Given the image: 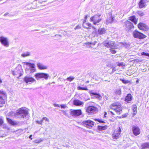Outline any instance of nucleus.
I'll use <instances>...</instances> for the list:
<instances>
[{
  "instance_id": "obj_44",
  "label": "nucleus",
  "mask_w": 149,
  "mask_h": 149,
  "mask_svg": "<svg viewBox=\"0 0 149 149\" xmlns=\"http://www.w3.org/2000/svg\"><path fill=\"white\" fill-rule=\"evenodd\" d=\"M36 122L38 124L41 125L42 124V121H38L37 120L36 121Z\"/></svg>"
},
{
  "instance_id": "obj_46",
  "label": "nucleus",
  "mask_w": 149,
  "mask_h": 149,
  "mask_svg": "<svg viewBox=\"0 0 149 149\" xmlns=\"http://www.w3.org/2000/svg\"><path fill=\"white\" fill-rule=\"evenodd\" d=\"M43 120H45L46 121L49 122V119L48 118L46 117H44L43 118Z\"/></svg>"
},
{
  "instance_id": "obj_28",
  "label": "nucleus",
  "mask_w": 149,
  "mask_h": 149,
  "mask_svg": "<svg viewBox=\"0 0 149 149\" xmlns=\"http://www.w3.org/2000/svg\"><path fill=\"white\" fill-rule=\"evenodd\" d=\"M98 32L99 34H102L105 33V30L103 28H100L99 29Z\"/></svg>"
},
{
  "instance_id": "obj_18",
  "label": "nucleus",
  "mask_w": 149,
  "mask_h": 149,
  "mask_svg": "<svg viewBox=\"0 0 149 149\" xmlns=\"http://www.w3.org/2000/svg\"><path fill=\"white\" fill-rule=\"evenodd\" d=\"M37 65L38 68L40 70H45L47 68V66L45 65L40 63H38Z\"/></svg>"
},
{
  "instance_id": "obj_33",
  "label": "nucleus",
  "mask_w": 149,
  "mask_h": 149,
  "mask_svg": "<svg viewBox=\"0 0 149 149\" xmlns=\"http://www.w3.org/2000/svg\"><path fill=\"white\" fill-rule=\"evenodd\" d=\"M30 54V53L29 52H26L22 54L21 55V56L22 57H24L29 56Z\"/></svg>"
},
{
  "instance_id": "obj_64",
  "label": "nucleus",
  "mask_w": 149,
  "mask_h": 149,
  "mask_svg": "<svg viewBox=\"0 0 149 149\" xmlns=\"http://www.w3.org/2000/svg\"><path fill=\"white\" fill-rule=\"evenodd\" d=\"M148 2H149V0H148Z\"/></svg>"
},
{
  "instance_id": "obj_49",
  "label": "nucleus",
  "mask_w": 149,
  "mask_h": 149,
  "mask_svg": "<svg viewBox=\"0 0 149 149\" xmlns=\"http://www.w3.org/2000/svg\"><path fill=\"white\" fill-rule=\"evenodd\" d=\"M111 52L112 54H115L116 52V51L114 50H111Z\"/></svg>"
},
{
  "instance_id": "obj_11",
  "label": "nucleus",
  "mask_w": 149,
  "mask_h": 149,
  "mask_svg": "<svg viewBox=\"0 0 149 149\" xmlns=\"http://www.w3.org/2000/svg\"><path fill=\"white\" fill-rule=\"evenodd\" d=\"M70 114L74 117H77L81 115L82 113L80 109L72 110L70 112Z\"/></svg>"
},
{
  "instance_id": "obj_12",
  "label": "nucleus",
  "mask_w": 149,
  "mask_h": 149,
  "mask_svg": "<svg viewBox=\"0 0 149 149\" xmlns=\"http://www.w3.org/2000/svg\"><path fill=\"white\" fill-rule=\"evenodd\" d=\"M83 123L85 126L89 128L93 127L94 125V122L90 120L84 121Z\"/></svg>"
},
{
  "instance_id": "obj_21",
  "label": "nucleus",
  "mask_w": 149,
  "mask_h": 149,
  "mask_svg": "<svg viewBox=\"0 0 149 149\" xmlns=\"http://www.w3.org/2000/svg\"><path fill=\"white\" fill-rule=\"evenodd\" d=\"M129 19L133 22L135 24L137 23V19L136 18L135 16H133L130 17Z\"/></svg>"
},
{
  "instance_id": "obj_9",
  "label": "nucleus",
  "mask_w": 149,
  "mask_h": 149,
  "mask_svg": "<svg viewBox=\"0 0 149 149\" xmlns=\"http://www.w3.org/2000/svg\"><path fill=\"white\" fill-rule=\"evenodd\" d=\"M35 77L37 79L43 78L47 80L49 77V75L48 74L44 73H38L36 74Z\"/></svg>"
},
{
  "instance_id": "obj_56",
  "label": "nucleus",
  "mask_w": 149,
  "mask_h": 149,
  "mask_svg": "<svg viewBox=\"0 0 149 149\" xmlns=\"http://www.w3.org/2000/svg\"><path fill=\"white\" fill-rule=\"evenodd\" d=\"M116 71V70L115 69V68L114 67H113V69H112V71L113 72H114Z\"/></svg>"
},
{
  "instance_id": "obj_39",
  "label": "nucleus",
  "mask_w": 149,
  "mask_h": 149,
  "mask_svg": "<svg viewBox=\"0 0 149 149\" xmlns=\"http://www.w3.org/2000/svg\"><path fill=\"white\" fill-rule=\"evenodd\" d=\"M106 126H99L98 128L100 130H104L106 129Z\"/></svg>"
},
{
  "instance_id": "obj_16",
  "label": "nucleus",
  "mask_w": 149,
  "mask_h": 149,
  "mask_svg": "<svg viewBox=\"0 0 149 149\" xmlns=\"http://www.w3.org/2000/svg\"><path fill=\"white\" fill-rule=\"evenodd\" d=\"M125 24L126 29L128 31H129V30L133 29L134 28V26L133 24L129 21H127L125 22Z\"/></svg>"
},
{
  "instance_id": "obj_20",
  "label": "nucleus",
  "mask_w": 149,
  "mask_h": 149,
  "mask_svg": "<svg viewBox=\"0 0 149 149\" xmlns=\"http://www.w3.org/2000/svg\"><path fill=\"white\" fill-rule=\"evenodd\" d=\"M132 96L130 94H128L125 98V100L127 102H129L132 100Z\"/></svg>"
},
{
  "instance_id": "obj_57",
  "label": "nucleus",
  "mask_w": 149,
  "mask_h": 149,
  "mask_svg": "<svg viewBox=\"0 0 149 149\" xmlns=\"http://www.w3.org/2000/svg\"><path fill=\"white\" fill-rule=\"evenodd\" d=\"M2 79L0 78V84L2 83Z\"/></svg>"
},
{
  "instance_id": "obj_51",
  "label": "nucleus",
  "mask_w": 149,
  "mask_h": 149,
  "mask_svg": "<svg viewBox=\"0 0 149 149\" xmlns=\"http://www.w3.org/2000/svg\"><path fill=\"white\" fill-rule=\"evenodd\" d=\"M141 1H143L146 4V3H148V0H141Z\"/></svg>"
},
{
  "instance_id": "obj_19",
  "label": "nucleus",
  "mask_w": 149,
  "mask_h": 149,
  "mask_svg": "<svg viewBox=\"0 0 149 149\" xmlns=\"http://www.w3.org/2000/svg\"><path fill=\"white\" fill-rule=\"evenodd\" d=\"M149 148V143H142L141 146V149H145Z\"/></svg>"
},
{
  "instance_id": "obj_29",
  "label": "nucleus",
  "mask_w": 149,
  "mask_h": 149,
  "mask_svg": "<svg viewBox=\"0 0 149 149\" xmlns=\"http://www.w3.org/2000/svg\"><path fill=\"white\" fill-rule=\"evenodd\" d=\"M115 92L116 95H120L121 94V90L120 88L117 89L115 90Z\"/></svg>"
},
{
  "instance_id": "obj_32",
  "label": "nucleus",
  "mask_w": 149,
  "mask_h": 149,
  "mask_svg": "<svg viewBox=\"0 0 149 149\" xmlns=\"http://www.w3.org/2000/svg\"><path fill=\"white\" fill-rule=\"evenodd\" d=\"M137 13L140 16H142L144 15V13L142 11H138L137 12Z\"/></svg>"
},
{
  "instance_id": "obj_7",
  "label": "nucleus",
  "mask_w": 149,
  "mask_h": 149,
  "mask_svg": "<svg viewBox=\"0 0 149 149\" xmlns=\"http://www.w3.org/2000/svg\"><path fill=\"white\" fill-rule=\"evenodd\" d=\"M133 35L134 38L139 39H144L146 37L145 35L136 30H135L133 31Z\"/></svg>"
},
{
  "instance_id": "obj_26",
  "label": "nucleus",
  "mask_w": 149,
  "mask_h": 149,
  "mask_svg": "<svg viewBox=\"0 0 149 149\" xmlns=\"http://www.w3.org/2000/svg\"><path fill=\"white\" fill-rule=\"evenodd\" d=\"M7 120L8 123L13 125H16L17 123L14 121L12 120L11 119L8 118H7Z\"/></svg>"
},
{
  "instance_id": "obj_55",
  "label": "nucleus",
  "mask_w": 149,
  "mask_h": 149,
  "mask_svg": "<svg viewBox=\"0 0 149 149\" xmlns=\"http://www.w3.org/2000/svg\"><path fill=\"white\" fill-rule=\"evenodd\" d=\"M80 28V27H79L78 26H76V28H75V29H79Z\"/></svg>"
},
{
  "instance_id": "obj_38",
  "label": "nucleus",
  "mask_w": 149,
  "mask_h": 149,
  "mask_svg": "<svg viewBox=\"0 0 149 149\" xmlns=\"http://www.w3.org/2000/svg\"><path fill=\"white\" fill-rule=\"evenodd\" d=\"M86 45H87V47L89 48L90 47H91V44H93V45H95V44H93V43H92V42H88L86 43Z\"/></svg>"
},
{
  "instance_id": "obj_53",
  "label": "nucleus",
  "mask_w": 149,
  "mask_h": 149,
  "mask_svg": "<svg viewBox=\"0 0 149 149\" xmlns=\"http://www.w3.org/2000/svg\"><path fill=\"white\" fill-rule=\"evenodd\" d=\"M87 15H85V20H84V22L86 21V20L87 19Z\"/></svg>"
},
{
  "instance_id": "obj_58",
  "label": "nucleus",
  "mask_w": 149,
  "mask_h": 149,
  "mask_svg": "<svg viewBox=\"0 0 149 149\" xmlns=\"http://www.w3.org/2000/svg\"><path fill=\"white\" fill-rule=\"evenodd\" d=\"M107 114V113L106 112H105V113H104V117H106V115Z\"/></svg>"
},
{
  "instance_id": "obj_5",
  "label": "nucleus",
  "mask_w": 149,
  "mask_h": 149,
  "mask_svg": "<svg viewBox=\"0 0 149 149\" xmlns=\"http://www.w3.org/2000/svg\"><path fill=\"white\" fill-rule=\"evenodd\" d=\"M100 15H96L91 17L90 19V21L93 22L94 25H98V23L102 19L100 17Z\"/></svg>"
},
{
  "instance_id": "obj_36",
  "label": "nucleus",
  "mask_w": 149,
  "mask_h": 149,
  "mask_svg": "<svg viewBox=\"0 0 149 149\" xmlns=\"http://www.w3.org/2000/svg\"><path fill=\"white\" fill-rule=\"evenodd\" d=\"M118 65L119 67H122L123 68H124L125 64L123 63H118Z\"/></svg>"
},
{
  "instance_id": "obj_61",
  "label": "nucleus",
  "mask_w": 149,
  "mask_h": 149,
  "mask_svg": "<svg viewBox=\"0 0 149 149\" xmlns=\"http://www.w3.org/2000/svg\"><path fill=\"white\" fill-rule=\"evenodd\" d=\"M89 82V81H87L86 82V83H88Z\"/></svg>"
},
{
  "instance_id": "obj_43",
  "label": "nucleus",
  "mask_w": 149,
  "mask_h": 149,
  "mask_svg": "<svg viewBox=\"0 0 149 149\" xmlns=\"http://www.w3.org/2000/svg\"><path fill=\"white\" fill-rule=\"evenodd\" d=\"M24 63H25V64L26 65H29L30 67L31 66V65H32L33 64V63H28V62H25Z\"/></svg>"
},
{
  "instance_id": "obj_24",
  "label": "nucleus",
  "mask_w": 149,
  "mask_h": 149,
  "mask_svg": "<svg viewBox=\"0 0 149 149\" xmlns=\"http://www.w3.org/2000/svg\"><path fill=\"white\" fill-rule=\"evenodd\" d=\"M146 6V4L142 1L141 0L139 3V6L140 8H142Z\"/></svg>"
},
{
  "instance_id": "obj_2",
  "label": "nucleus",
  "mask_w": 149,
  "mask_h": 149,
  "mask_svg": "<svg viewBox=\"0 0 149 149\" xmlns=\"http://www.w3.org/2000/svg\"><path fill=\"white\" fill-rule=\"evenodd\" d=\"M28 111L24 108H21L18 110L15 113L16 116H18L19 117L24 118L28 116Z\"/></svg>"
},
{
  "instance_id": "obj_47",
  "label": "nucleus",
  "mask_w": 149,
  "mask_h": 149,
  "mask_svg": "<svg viewBox=\"0 0 149 149\" xmlns=\"http://www.w3.org/2000/svg\"><path fill=\"white\" fill-rule=\"evenodd\" d=\"M60 107L62 108H65L66 107V106L65 104H61L60 105Z\"/></svg>"
},
{
  "instance_id": "obj_59",
  "label": "nucleus",
  "mask_w": 149,
  "mask_h": 149,
  "mask_svg": "<svg viewBox=\"0 0 149 149\" xmlns=\"http://www.w3.org/2000/svg\"><path fill=\"white\" fill-rule=\"evenodd\" d=\"M8 14V13H6L5 14H4V16H6Z\"/></svg>"
},
{
  "instance_id": "obj_34",
  "label": "nucleus",
  "mask_w": 149,
  "mask_h": 149,
  "mask_svg": "<svg viewBox=\"0 0 149 149\" xmlns=\"http://www.w3.org/2000/svg\"><path fill=\"white\" fill-rule=\"evenodd\" d=\"M43 139L42 138H40L39 139H36L35 140L34 142L36 143H39L42 142L43 141Z\"/></svg>"
},
{
  "instance_id": "obj_35",
  "label": "nucleus",
  "mask_w": 149,
  "mask_h": 149,
  "mask_svg": "<svg viewBox=\"0 0 149 149\" xmlns=\"http://www.w3.org/2000/svg\"><path fill=\"white\" fill-rule=\"evenodd\" d=\"M120 80L124 84H126L128 83L129 81L128 80H125L122 79H120Z\"/></svg>"
},
{
  "instance_id": "obj_60",
  "label": "nucleus",
  "mask_w": 149,
  "mask_h": 149,
  "mask_svg": "<svg viewBox=\"0 0 149 149\" xmlns=\"http://www.w3.org/2000/svg\"><path fill=\"white\" fill-rule=\"evenodd\" d=\"M110 112L112 114L114 115V114L113 113V112L111 111H110Z\"/></svg>"
},
{
  "instance_id": "obj_22",
  "label": "nucleus",
  "mask_w": 149,
  "mask_h": 149,
  "mask_svg": "<svg viewBox=\"0 0 149 149\" xmlns=\"http://www.w3.org/2000/svg\"><path fill=\"white\" fill-rule=\"evenodd\" d=\"M91 95H95V97L97 98H98L99 99H102V97L99 94L96 93L91 92L90 93Z\"/></svg>"
},
{
  "instance_id": "obj_54",
  "label": "nucleus",
  "mask_w": 149,
  "mask_h": 149,
  "mask_svg": "<svg viewBox=\"0 0 149 149\" xmlns=\"http://www.w3.org/2000/svg\"><path fill=\"white\" fill-rule=\"evenodd\" d=\"M32 135H30L29 136V138L31 140H32Z\"/></svg>"
},
{
  "instance_id": "obj_52",
  "label": "nucleus",
  "mask_w": 149,
  "mask_h": 149,
  "mask_svg": "<svg viewBox=\"0 0 149 149\" xmlns=\"http://www.w3.org/2000/svg\"><path fill=\"white\" fill-rule=\"evenodd\" d=\"M127 114H125L122 115V118L126 117L127 116Z\"/></svg>"
},
{
  "instance_id": "obj_42",
  "label": "nucleus",
  "mask_w": 149,
  "mask_h": 149,
  "mask_svg": "<svg viewBox=\"0 0 149 149\" xmlns=\"http://www.w3.org/2000/svg\"><path fill=\"white\" fill-rule=\"evenodd\" d=\"M141 54L142 55L147 56L149 57V53L143 52L141 53Z\"/></svg>"
},
{
  "instance_id": "obj_8",
  "label": "nucleus",
  "mask_w": 149,
  "mask_h": 149,
  "mask_svg": "<svg viewBox=\"0 0 149 149\" xmlns=\"http://www.w3.org/2000/svg\"><path fill=\"white\" fill-rule=\"evenodd\" d=\"M121 130L120 127H118L116 129L112 134L113 139H118L120 136Z\"/></svg>"
},
{
  "instance_id": "obj_14",
  "label": "nucleus",
  "mask_w": 149,
  "mask_h": 149,
  "mask_svg": "<svg viewBox=\"0 0 149 149\" xmlns=\"http://www.w3.org/2000/svg\"><path fill=\"white\" fill-rule=\"evenodd\" d=\"M132 130L133 133L135 135L137 136L140 134V129L138 126L133 125L132 127Z\"/></svg>"
},
{
  "instance_id": "obj_17",
  "label": "nucleus",
  "mask_w": 149,
  "mask_h": 149,
  "mask_svg": "<svg viewBox=\"0 0 149 149\" xmlns=\"http://www.w3.org/2000/svg\"><path fill=\"white\" fill-rule=\"evenodd\" d=\"M73 104L74 105L77 106H81L84 104V102L78 99H76L74 100L73 101Z\"/></svg>"
},
{
  "instance_id": "obj_13",
  "label": "nucleus",
  "mask_w": 149,
  "mask_h": 149,
  "mask_svg": "<svg viewBox=\"0 0 149 149\" xmlns=\"http://www.w3.org/2000/svg\"><path fill=\"white\" fill-rule=\"evenodd\" d=\"M24 81L26 83L29 84L30 83H32L36 81V80L34 78L29 76L25 77L24 79Z\"/></svg>"
},
{
  "instance_id": "obj_23",
  "label": "nucleus",
  "mask_w": 149,
  "mask_h": 149,
  "mask_svg": "<svg viewBox=\"0 0 149 149\" xmlns=\"http://www.w3.org/2000/svg\"><path fill=\"white\" fill-rule=\"evenodd\" d=\"M30 67V71L31 73H33L36 71V69L35 68V65L34 64L32 65H31V66Z\"/></svg>"
},
{
  "instance_id": "obj_6",
  "label": "nucleus",
  "mask_w": 149,
  "mask_h": 149,
  "mask_svg": "<svg viewBox=\"0 0 149 149\" xmlns=\"http://www.w3.org/2000/svg\"><path fill=\"white\" fill-rule=\"evenodd\" d=\"M103 44L104 46L108 48H111L114 49L117 47V46L113 41H105L103 43Z\"/></svg>"
},
{
  "instance_id": "obj_3",
  "label": "nucleus",
  "mask_w": 149,
  "mask_h": 149,
  "mask_svg": "<svg viewBox=\"0 0 149 149\" xmlns=\"http://www.w3.org/2000/svg\"><path fill=\"white\" fill-rule=\"evenodd\" d=\"M7 99V94L3 90H0V103L4 104Z\"/></svg>"
},
{
  "instance_id": "obj_31",
  "label": "nucleus",
  "mask_w": 149,
  "mask_h": 149,
  "mask_svg": "<svg viewBox=\"0 0 149 149\" xmlns=\"http://www.w3.org/2000/svg\"><path fill=\"white\" fill-rule=\"evenodd\" d=\"M85 25H86L88 27H91V23H85L84 22L83 25L84 27L87 28H88L87 26H85Z\"/></svg>"
},
{
  "instance_id": "obj_40",
  "label": "nucleus",
  "mask_w": 149,
  "mask_h": 149,
  "mask_svg": "<svg viewBox=\"0 0 149 149\" xmlns=\"http://www.w3.org/2000/svg\"><path fill=\"white\" fill-rule=\"evenodd\" d=\"M3 123V118L2 117H0V126Z\"/></svg>"
},
{
  "instance_id": "obj_50",
  "label": "nucleus",
  "mask_w": 149,
  "mask_h": 149,
  "mask_svg": "<svg viewBox=\"0 0 149 149\" xmlns=\"http://www.w3.org/2000/svg\"><path fill=\"white\" fill-rule=\"evenodd\" d=\"M54 105L55 107H60V105H59L58 104H54Z\"/></svg>"
},
{
  "instance_id": "obj_37",
  "label": "nucleus",
  "mask_w": 149,
  "mask_h": 149,
  "mask_svg": "<svg viewBox=\"0 0 149 149\" xmlns=\"http://www.w3.org/2000/svg\"><path fill=\"white\" fill-rule=\"evenodd\" d=\"M113 20V17H110V19H107V20L108 23H111L112 22Z\"/></svg>"
},
{
  "instance_id": "obj_1",
  "label": "nucleus",
  "mask_w": 149,
  "mask_h": 149,
  "mask_svg": "<svg viewBox=\"0 0 149 149\" xmlns=\"http://www.w3.org/2000/svg\"><path fill=\"white\" fill-rule=\"evenodd\" d=\"M111 109L114 110L118 114H120L122 112V109L120 103L118 102L113 103L111 106Z\"/></svg>"
},
{
  "instance_id": "obj_62",
  "label": "nucleus",
  "mask_w": 149,
  "mask_h": 149,
  "mask_svg": "<svg viewBox=\"0 0 149 149\" xmlns=\"http://www.w3.org/2000/svg\"><path fill=\"white\" fill-rule=\"evenodd\" d=\"M139 80H137L136 81V83H138L139 82Z\"/></svg>"
},
{
  "instance_id": "obj_25",
  "label": "nucleus",
  "mask_w": 149,
  "mask_h": 149,
  "mask_svg": "<svg viewBox=\"0 0 149 149\" xmlns=\"http://www.w3.org/2000/svg\"><path fill=\"white\" fill-rule=\"evenodd\" d=\"M18 68H16L13 72V75H17L20 74V71L19 70H18Z\"/></svg>"
},
{
  "instance_id": "obj_63",
  "label": "nucleus",
  "mask_w": 149,
  "mask_h": 149,
  "mask_svg": "<svg viewBox=\"0 0 149 149\" xmlns=\"http://www.w3.org/2000/svg\"><path fill=\"white\" fill-rule=\"evenodd\" d=\"M43 120H43V118H42V120H41L40 121H42V123Z\"/></svg>"
},
{
  "instance_id": "obj_27",
  "label": "nucleus",
  "mask_w": 149,
  "mask_h": 149,
  "mask_svg": "<svg viewBox=\"0 0 149 149\" xmlns=\"http://www.w3.org/2000/svg\"><path fill=\"white\" fill-rule=\"evenodd\" d=\"M132 110L133 112V115H135L137 112V108L136 106L135 105H134L132 106Z\"/></svg>"
},
{
  "instance_id": "obj_15",
  "label": "nucleus",
  "mask_w": 149,
  "mask_h": 149,
  "mask_svg": "<svg viewBox=\"0 0 149 149\" xmlns=\"http://www.w3.org/2000/svg\"><path fill=\"white\" fill-rule=\"evenodd\" d=\"M138 28L140 30L146 31L149 28L143 23H140L138 25Z\"/></svg>"
},
{
  "instance_id": "obj_45",
  "label": "nucleus",
  "mask_w": 149,
  "mask_h": 149,
  "mask_svg": "<svg viewBox=\"0 0 149 149\" xmlns=\"http://www.w3.org/2000/svg\"><path fill=\"white\" fill-rule=\"evenodd\" d=\"M95 120H96V121H99V122H100V123H104V121H102V120H100L98 119H95Z\"/></svg>"
},
{
  "instance_id": "obj_41",
  "label": "nucleus",
  "mask_w": 149,
  "mask_h": 149,
  "mask_svg": "<svg viewBox=\"0 0 149 149\" xmlns=\"http://www.w3.org/2000/svg\"><path fill=\"white\" fill-rule=\"evenodd\" d=\"M74 79V77H69L67 78V80L69 81H71Z\"/></svg>"
},
{
  "instance_id": "obj_4",
  "label": "nucleus",
  "mask_w": 149,
  "mask_h": 149,
  "mask_svg": "<svg viewBox=\"0 0 149 149\" xmlns=\"http://www.w3.org/2000/svg\"><path fill=\"white\" fill-rule=\"evenodd\" d=\"M86 111L91 114L96 113L98 111V109L96 107L93 106H89L86 108Z\"/></svg>"
},
{
  "instance_id": "obj_30",
  "label": "nucleus",
  "mask_w": 149,
  "mask_h": 149,
  "mask_svg": "<svg viewBox=\"0 0 149 149\" xmlns=\"http://www.w3.org/2000/svg\"><path fill=\"white\" fill-rule=\"evenodd\" d=\"M77 89L78 90H86L87 91V90H88V89L86 87H85L84 88H83V87H81L80 86H79L77 87Z\"/></svg>"
},
{
  "instance_id": "obj_48",
  "label": "nucleus",
  "mask_w": 149,
  "mask_h": 149,
  "mask_svg": "<svg viewBox=\"0 0 149 149\" xmlns=\"http://www.w3.org/2000/svg\"><path fill=\"white\" fill-rule=\"evenodd\" d=\"M62 111L66 116H67L68 115V114L66 113L65 111L64 110H62Z\"/></svg>"
},
{
  "instance_id": "obj_10",
  "label": "nucleus",
  "mask_w": 149,
  "mask_h": 149,
  "mask_svg": "<svg viewBox=\"0 0 149 149\" xmlns=\"http://www.w3.org/2000/svg\"><path fill=\"white\" fill-rule=\"evenodd\" d=\"M0 41L4 46L6 47L9 46L8 39L7 38L3 36L0 37Z\"/></svg>"
}]
</instances>
